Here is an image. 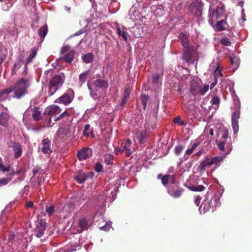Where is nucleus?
Segmentation results:
<instances>
[{
    "mask_svg": "<svg viewBox=\"0 0 252 252\" xmlns=\"http://www.w3.org/2000/svg\"><path fill=\"white\" fill-rule=\"evenodd\" d=\"M89 70H87L83 72L79 75L78 80L79 83H80L81 85H82L85 83L86 78L89 74Z\"/></svg>",
    "mask_w": 252,
    "mask_h": 252,
    "instance_id": "obj_29",
    "label": "nucleus"
},
{
    "mask_svg": "<svg viewBox=\"0 0 252 252\" xmlns=\"http://www.w3.org/2000/svg\"><path fill=\"white\" fill-rule=\"evenodd\" d=\"M159 78V75L158 74H156L153 75L152 76V81L154 83H156L158 82Z\"/></svg>",
    "mask_w": 252,
    "mask_h": 252,
    "instance_id": "obj_53",
    "label": "nucleus"
},
{
    "mask_svg": "<svg viewBox=\"0 0 252 252\" xmlns=\"http://www.w3.org/2000/svg\"><path fill=\"white\" fill-rule=\"evenodd\" d=\"M116 30L119 36L122 37L126 41L128 37V33L126 31L124 27H120L118 24L116 25Z\"/></svg>",
    "mask_w": 252,
    "mask_h": 252,
    "instance_id": "obj_17",
    "label": "nucleus"
},
{
    "mask_svg": "<svg viewBox=\"0 0 252 252\" xmlns=\"http://www.w3.org/2000/svg\"><path fill=\"white\" fill-rule=\"evenodd\" d=\"M32 115L33 119L36 121L39 120L41 118V112L38 109L37 107L34 108Z\"/></svg>",
    "mask_w": 252,
    "mask_h": 252,
    "instance_id": "obj_33",
    "label": "nucleus"
},
{
    "mask_svg": "<svg viewBox=\"0 0 252 252\" xmlns=\"http://www.w3.org/2000/svg\"><path fill=\"white\" fill-rule=\"evenodd\" d=\"M216 143L217 144L219 149L220 151H223L224 150V149H225V147H224L225 142H224V141H220L217 139L216 140Z\"/></svg>",
    "mask_w": 252,
    "mask_h": 252,
    "instance_id": "obj_40",
    "label": "nucleus"
},
{
    "mask_svg": "<svg viewBox=\"0 0 252 252\" xmlns=\"http://www.w3.org/2000/svg\"><path fill=\"white\" fill-rule=\"evenodd\" d=\"M45 222L43 220H40L37 222L35 229V235L37 237L40 238L43 235L44 231L45 230Z\"/></svg>",
    "mask_w": 252,
    "mask_h": 252,
    "instance_id": "obj_14",
    "label": "nucleus"
},
{
    "mask_svg": "<svg viewBox=\"0 0 252 252\" xmlns=\"http://www.w3.org/2000/svg\"><path fill=\"white\" fill-rule=\"evenodd\" d=\"M179 38L181 41V44L185 48L189 47V40L187 34L181 32L179 34Z\"/></svg>",
    "mask_w": 252,
    "mask_h": 252,
    "instance_id": "obj_19",
    "label": "nucleus"
},
{
    "mask_svg": "<svg viewBox=\"0 0 252 252\" xmlns=\"http://www.w3.org/2000/svg\"><path fill=\"white\" fill-rule=\"evenodd\" d=\"M92 155V150L89 148H84L78 152L77 156L80 160H85Z\"/></svg>",
    "mask_w": 252,
    "mask_h": 252,
    "instance_id": "obj_10",
    "label": "nucleus"
},
{
    "mask_svg": "<svg viewBox=\"0 0 252 252\" xmlns=\"http://www.w3.org/2000/svg\"><path fill=\"white\" fill-rule=\"evenodd\" d=\"M132 142L129 139L123 140L121 143V147L123 151H126V156H129L132 153Z\"/></svg>",
    "mask_w": 252,
    "mask_h": 252,
    "instance_id": "obj_11",
    "label": "nucleus"
},
{
    "mask_svg": "<svg viewBox=\"0 0 252 252\" xmlns=\"http://www.w3.org/2000/svg\"><path fill=\"white\" fill-rule=\"evenodd\" d=\"M64 81V77L62 75H56L50 81L49 94L53 95L63 85Z\"/></svg>",
    "mask_w": 252,
    "mask_h": 252,
    "instance_id": "obj_2",
    "label": "nucleus"
},
{
    "mask_svg": "<svg viewBox=\"0 0 252 252\" xmlns=\"http://www.w3.org/2000/svg\"><path fill=\"white\" fill-rule=\"evenodd\" d=\"M215 79H217L218 80V79H220L221 80H222V78L223 77V75L221 71V69L220 68L219 66H218L215 70L214 71L213 73Z\"/></svg>",
    "mask_w": 252,
    "mask_h": 252,
    "instance_id": "obj_30",
    "label": "nucleus"
},
{
    "mask_svg": "<svg viewBox=\"0 0 252 252\" xmlns=\"http://www.w3.org/2000/svg\"><path fill=\"white\" fill-rule=\"evenodd\" d=\"M48 32L47 25H45L43 27H41L38 31V34L39 37L41 38L42 41L44 39V37L46 35Z\"/></svg>",
    "mask_w": 252,
    "mask_h": 252,
    "instance_id": "obj_27",
    "label": "nucleus"
},
{
    "mask_svg": "<svg viewBox=\"0 0 252 252\" xmlns=\"http://www.w3.org/2000/svg\"><path fill=\"white\" fill-rule=\"evenodd\" d=\"M71 247L72 248L70 250H68L67 248H65V250H60L61 252H72L76 250V249L80 247V243L79 240L75 241V242H72L70 244Z\"/></svg>",
    "mask_w": 252,
    "mask_h": 252,
    "instance_id": "obj_26",
    "label": "nucleus"
},
{
    "mask_svg": "<svg viewBox=\"0 0 252 252\" xmlns=\"http://www.w3.org/2000/svg\"><path fill=\"white\" fill-rule=\"evenodd\" d=\"M205 189L203 185H198L196 186H192L190 187V189L194 191H201Z\"/></svg>",
    "mask_w": 252,
    "mask_h": 252,
    "instance_id": "obj_39",
    "label": "nucleus"
},
{
    "mask_svg": "<svg viewBox=\"0 0 252 252\" xmlns=\"http://www.w3.org/2000/svg\"><path fill=\"white\" fill-rule=\"evenodd\" d=\"M74 180L79 184H82L86 180V173L79 171L74 177Z\"/></svg>",
    "mask_w": 252,
    "mask_h": 252,
    "instance_id": "obj_21",
    "label": "nucleus"
},
{
    "mask_svg": "<svg viewBox=\"0 0 252 252\" xmlns=\"http://www.w3.org/2000/svg\"><path fill=\"white\" fill-rule=\"evenodd\" d=\"M232 123V126L233 129V132L235 134L237 133L238 132L239 130V125H238V122L235 121V122H231Z\"/></svg>",
    "mask_w": 252,
    "mask_h": 252,
    "instance_id": "obj_44",
    "label": "nucleus"
},
{
    "mask_svg": "<svg viewBox=\"0 0 252 252\" xmlns=\"http://www.w3.org/2000/svg\"><path fill=\"white\" fill-rule=\"evenodd\" d=\"M149 97L148 96L143 95L141 97L142 103L143 106V108L145 109L146 107L147 103Z\"/></svg>",
    "mask_w": 252,
    "mask_h": 252,
    "instance_id": "obj_45",
    "label": "nucleus"
},
{
    "mask_svg": "<svg viewBox=\"0 0 252 252\" xmlns=\"http://www.w3.org/2000/svg\"><path fill=\"white\" fill-rule=\"evenodd\" d=\"M79 225L80 229L77 231L78 233H80L83 230H87L89 226L88 220L85 218H82L79 220Z\"/></svg>",
    "mask_w": 252,
    "mask_h": 252,
    "instance_id": "obj_22",
    "label": "nucleus"
},
{
    "mask_svg": "<svg viewBox=\"0 0 252 252\" xmlns=\"http://www.w3.org/2000/svg\"><path fill=\"white\" fill-rule=\"evenodd\" d=\"M71 131V128L69 126H64L58 129L56 135L60 139H62L65 137H69Z\"/></svg>",
    "mask_w": 252,
    "mask_h": 252,
    "instance_id": "obj_13",
    "label": "nucleus"
},
{
    "mask_svg": "<svg viewBox=\"0 0 252 252\" xmlns=\"http://www.w3.org/2000/svg\"><path fill=\"white\" fill-rule=\"evenodd\" d=\"M186 50L184 53L183 59L186 60V62H189L192 58V54L189 50V47L188 48H186Z\"/></svg>",
    "mask_w": 252,
    "mask_h": 252,
    "instance_id": "obj_32",
    "label": "nucleus"
},
{
    "mask_svg": "<svg viewBox=\"0 0 252 252\" xmlns=\"http://www.w3.org/2000/svg\"><path fill=\"white\" fill-rule=\"evenodd\" d=\"M21 65H22V63L20 62L16 63L14 64V66H13V69L12 70V73L13 74L15 73L16 71H17L21 67Z\"/></svg>",
    "mask_w": 252,
    "mask_h": 252,
    "instance_id": "obj_47",
    "label": "nucleus"
},
{
    "mask_svg": "<svg viewBox=\"0 0 252 252\" xmlns=\"http://www.w3.org/2000/svg\"><path fill=\"white\" fill-rule=\"evenodd\" d=\"M147 136V133L146 132H140L137 134L136 138L139 141V142L142 143L145 137Z\"/></svg>",
    "mask_w": 252,
    "mask_h": 252,
    "instance_id": "obj_35",
    "label": "nucleus"
},
{
    "mask_svg": "<svg viewBox=\"0 0 252 252\" xmlns=\"http://www.w3.org/2000/svg\"><path fill=\"white\" fill-rule=\"evenodd\" d=\"M213 164L212 158H206L203 161L200 162L198 168L200 171H204L206 166H210Z\"/></svg>",
    "mask_w": 252,
    "mask_h": 252,
    "instance_id": "obj_20",
    "label": "nucleus"
},
{
    "mask_svg": "<svg viewBox=\"0 0 252 252\" xmlns=\"http://www.w3.org/2000/svg\"><path fill=\"white\" fill-rule=\"evenodd\" d=\"M68 115V113L65 111H63V112H62L59 116L58 117H55L54 118V121H57L58 120H59L61 117H63L64 116H67Z\"/></svg>",
    "mask_w": 252,
    "mask_h": 252,
    "instance_id": "obj_55",
    "label": "nucleus"
},
{
    "mask_svg": "<svg viewBox=\"0 0 252 252\" xmlns=\"http://www.w3.org/2000/svg\"><path fill=\"white\" fill-rule=\"evenodd\" d=\"M220 43L224 46H229L231 45L230 41L227 37H223L220 40Z\"/></svg>",
    "mask_w": 252,
    "mask_h": 252,
    "instance_id": "obj_41",
    "label": "nucleus"
},
{
    "mask_svg": "<svg viewBox=\"0 0 252 252\" xmlns=\"http://www.w3.org/2000/svg\"><path fill=\"white\" fill-rule=\"evenodd\" d=\"M228 136V129L224 127L222 130V138L224 139H226Z\"/></svg>",
    "mask_w": 252,
    "mask_h": 252,
    "instance_id": "obj_48",
    "label": "nucleus"
},
{
    "mask_svg": "<svg viewBox=\"0 0 252 252\" xmlns=\"http://www.w3.org/2000/svg\"><path fill=\"white\" fill-rule=\"evenodd\" d=\"M201 197L199 196H197L195 197L194 202L197 206H199L200 203Z\"/></svg>",
    "mask_w": 252,
    "mask_h": 252,
    "instance_id": "obj_57",
    "label": "nucleus"
},
{
    "mask_svg": "<svg viewBox=\"0 0 252 252\" xmlns=\"http://www.w3.org/2000/svg\"><path fill=\"white\" fill-rule=\"evenodd\" d=\"M225 12L224 5L220 2L217 7V9L214 10L212 13V18L219 19L224 15Z\"/></svg>",
    "mask_w": 252,
    "mask_h": 252,
    "instance_id": "obj_9",
    "label": "nucleus"
},
{
    "mask_svg": "<svg viewBox=\"0 0 252 252\" xmlns=\"http://www.w3.org/2000/svg\"><path fill=\"white\" fill-rule=\"evenodd\" d=\"M51 145V142L49 139L47 138L44 139L41 142V152L43 154H51L52 153Z\"/></svg>",
    "mask_w": 252,
    "mask_h": 252,
    "instance_id": "obj_12",
    "label": "nucleus"
},
{
    "mask_svg": "<svg viewBox=\"0 0 252 252\" xmlns=\"http://www.w3.org/2000/svg\"><path fill=\"white\" fill-rule=\"evenodd\" d=\"M158 179H161L162 184L166 187L168 190V193L173 195L172 188L173 187V175L167 174L163 176L161 174H159L158 176Z\"/></svg>",
    "mask_w": 252,
    "mask_h": 252,
    "instance_id": "obj_6",
    "label": "nucleus"
},
{
    "mask_svg": "<svg viewBox=\"0 0 252 252\" xmlns=\"http://www.w3.org/2000/svg\"><path fill=\"white\" fill-rule=\"evenodd\" d=\"M216 29L218 31H221L225 30L228 26L225 20H221L218 21L216 25Z\"/></svg>",
    "mask_w": 252,
    "mask_h": 252,
    "instance_id": "obj_24",
    "label": "nucleus"
},
{
    "mask_svg": "<svg viewBox=\"0 0 252 252\" xmlns=\"http://www.w3.org/2000/svg\"><path fill=\"white\" fill-rule=\"evenodd\" d=\"M61 112V108L58 106L55 105L49 106L45 110V113L49 115H56Z\"/></svg>",
    "mask_w": 252,
    "mask_h": 252,
    "instance_id": "obj_16",
    "label": "nucleus"
},
{
    "mask_svg": "<svg viewBox=\"0 0 252 252\" xmlns=\"http://www.w3.org/2000/svg\"><path fill=\"white\" fill-rule=\"evenodd\" d=\"M90 126L89 125L87 124L84 126V129L83 130V135L88 137L89 135V130L90 129Z\"/></svg>",
    "mask_w": 252,
    "mask_h": 252,
    "instance_id": "obj_49",
    "label": "nucleus"
},
{
    "mask_svg": "<svg viewBox=\"0 0 252 252\" xmlns=\"http://www.w3.org/2000/svg\"><path fill=\"white\" fill-rule=\"evenodd\" d=\"M200 144V142L197 141V142H194L192 145L191 146L190 149L193 151Z\"/></svg>",
    "mask_w": 252,
    "mask_h": 252,
    "instance_id": "obj_59",
    "label": "nucleus"
},
{
    "mask_svg": "<svg viewBox=\"0 0 252 252\" xmlns=\"http://www.w3.org/2000/svg\"><path fill=\"white\" fill-rule=\"evenodd\" d=\"M94 85L99 88H106L108 87V83L105 80L97 79L94 83Z\"/></svg>",
    "mask_w": 252,
    "mask_h": 252,
    "instance_id": "obj_28",
    "label": "nucleus"
},
{
    "mask_svg": "<svg viewBox=\"0 0 252 252\" xmlns=\"http://www.w3.org/2000/svg\"><path fill=\"white\" fill-rule=\"evenodd\" d=\"M127 99H128L127 98L124 96V98H123L122 103H121V105L123 106V105H125L126 103Z\"/></svg>",
    "mask_w": 252,
    "mask_h": 252,
    "instance_id": "obj_63",
    "label": "nucleus"
},
{
    "mask_svg": "<svg viewBox=\"0 0 252 252\" xmlns=\"http://www.w3.org/2000/svg\"><path fill=\"white\" fill-rule=\"evenodd\" d=\"M240 118V112L239 111H234L232 113V117H231V122H238V119Z\"/></svg>",
    "mask_w": 252,
    "mask_h": 252,
    "instance_id": "obj_38",
    "label": "nucleus"
},
{
    "mask_svg": "<svg viewBox=\"0 0 252 252\" xmlns=\"http://www.w3.org/2000/svg\"><path fill=\"white\" fill-rule=\"evenodd\" d=\"M83 61L87 63L92 62L94 59V55L92 53H87L82 57Z\"/></svg>",
    "mask_w": 252,
    "mask_h": 252,
    "instance_id": "obj_31",
    "label": "nucleus"
},
{
    "mask_svg": "<svg viewBox=\"0 0 252 252\" xmlns=\"http://www.w3.org/2000/svg\"><path fill=\"white\" fill-rule=\"evenodd\" d=\"M184 147L182 146H176L175 149L176 154L179 155L183 150Z\"/></svg>",
    "mask_w": 252,
    "mask_h": 252,
    "instance_id": "obj_54",
    "label": "nucleus"
},
{
    "mask_svg": "<svg viewBox=\"0 0 252 252\" xmlns=\"http://www.w3.org/2000/svg\"><path fill=\"white\" fill-rule=\"evenodd\" d=\"M111 228V222H107L105 225L101 227L100 228L101 229H103L105 231H109L110 229Z\"/></svg>",
    "mask_w": 252,
    "mask_h": 252,
    "instance_id": "obj_46",
    "label": "nucleus"
},
{
    "mask_svg": "<svg viewBox=\"0 0 252 252\" xmlns=\"http://www.w3.org/2000/svg\"><path fill=\"white\" fill-rule=\"evenodd\" d=\"M94 176V173L93 172H88L87 173H86V180L88 178L92 179L93 178Z\"/></svg>",
    "mask_w": 252,
    "mask_h": 252,
    "instance_id": "obj_56",
    "label": "nucleus"
},
{
    "mask_svg": "<svg viewBox=\"0 0 252 252\" xmlns=\"http://www.w3.org/2000/svg\"><path fill=\"white\" fill-rule=\"evenodd\" d=\"M55 211V207L53 205L48 204L46 206V212L49 215L51 216Z\"/></svg>",
    "mask_w": 252,
    "mask_h": 252,
    "instance_id": "obj_36",
    "label": "nucleus"
},
{
    "mask_svg": "<svg viewBox=\"0 0 252 252\" xmlns=\"http://www.w3.org/2000/svg\"><path fill=\"white\" fill-rule=\"evenodd\" d=\"M12 92H13V89L11 88V87L0 91V101L7 98L8 94Z\"/></svg>",
    "mask_w": 252,
    "mask_h": 252,
    "instance_id": "obj_23",
    "label": "nucleus"
},
{
    "mask_svg": "<svg viewBox=\"0 0 252 252\" xmlns=\"http://www.w3.org/2000/svg\"><path fill=\"white\" fill-rule=\"evenodd\" d=\"M200 85L198 82L193 81L190 85V92L194 96L200 94Z\"/></svg>",
    "mask_w": 252,
    "mask_h": 252,
    "instance_id": "obj_18",
    "label": "nucleus"
},
{
    "mask_svg": "<svg viewBox=\"0 0 252 252\" xmlns=\"http://www.w3.org/2000/svg\"><path fill=\"white\" fill-rule=\"evenodd\" d=\"M203 3L200 0H197L192 2L189 5V9L195 17H199L202 14Z\"/></svg>",
    "mask_w": 252,
    "mask_h": 252,
    "instance_id": "obj_5",
    "label": "nucleus"
},
{
    "mask_svg": "<svg viewBox=\"0 0 252 252\" xmlns=\"http://www.w3.org/2000/svg\"><path fill=\"white\" fill-rule=\"evenodd\" d=\"M12 148L13 150L15 152V158H19L22 154V149L20 144L17 143H13L12 145Z\"/></svg>",
    "mask_w": 252,
    "mask_h": 252,
    "instance_id": "obj_25",
    "label": "nucleus"
},
{
    "mask_svg": "<svg viewBox=\"0 0 252 252\" xmlns=\"http://www.w3.org/2000/svg\"><path fill=\"white\" fill-rule=\"evenodd\" d=\"M36 55V52L34 51H33L31 54L29 56L27 60V63H30L35 56Z\"/></svg>",
    "mask_w": 252,
    "mask_h": 252,
    "instance_id": "obj_51",
    "label": "nucleus"
},
{
    "mask_svg": "<svg viewBox=\"0 0 252 252\" xmlns=\"http://www.w3.org/2000/svg\"><path fill=\"white\" fill-rule=\"evenodd\" d=\"M130 90L128 89H126L125 91L124 96L128 98L130 94Z\"/></svg>",
    "mask_w": 252,
    "mask_h": 252,
    "instance_id": "obj_60",
    "label": "nucleus"
},
{
    "mask_svg": "<svg viewBox=\"0 0 252 252\" xmlns=\"http://www.w3.org/2000/svg\"><path fill=\"white\" fill-rule=\"evenodd\" d=\"M0 170L2 172H9V175L12 176L14 174H18L19 173V171H15L13 169H11L10 166L5 167L2 163L1 159H0ZM12 180V177L7 178H3L0 179V187L5 186L11 181Z\"/></svg>",
    "mask_w": 252,
    "mask_h": 252,
    "instance_id": "obj_3",
    "label": "nucleus"
},
{
    "mask_svg": "<svg viewBox=\"0 0 252 252\" xmlns=\"http://www.w3.org/2000/svg\"><path fill=\"white\" fill-rule=\"evenodd\" d=\"M200 144V142L197 141V142H194L192 145L191 146L190 149L193 151Z\"/></svg>",
    "mask_w": 252,
    "mask_h": 252,
    "instance_id": "obj_58",
    "label": "nucleus"
},
{
    "mask_svg": "<svg viewBox=\"0 0 252 252\" xmlns=\"http://www.w3.org/2000/svg\"><path fill=\"white\" fill-rule=\"evenodd\" d=\"M33 206V203L31 201H29L26 203V207L27 208H31Z\"/></svg>",
    "mask_w": 252,
    "mask_h": 252,
    "instance_id": "obj_62",
    "label": "nucleus"
},
{
    "mask_svg": "<svg viewBox=\"0 0 252 252\" xmlns=\"http://www.w3.org/2000/svg\"><path fill=\"white\" fill-rule=\"evenodd\" d=\"M4 107L0 105V125L5 126L9 119L10 116L3 111Z\"/></svg>",
    "mask_w": 252,
    "mask_h": 252,
    "instance_id": "obj_15",
    "label": "nucleus"
},
{
    "mask_svg": "<svg viewBox=\"0 0 252 252\" xmlns=\"http://www.w3.org/2000/svg\"><path fill=\"white\" fill-rule=\"evenodd\" d=\"M220 102V97L217 95H215L211 100V102L213 105H216L217 108L219 107V105Z\"/></svg>",
    "mask_w": 252,
    "mask_h": 252,
    "instance_id": "obj_34",
    "label": "nucleus"
},
{
    "mask_svg": "<svg viewBox=\"0 0 252 252\" xmlns=\"http://www.w3.org/2000/svg\"><path fill=\"white\" fill-rule=\"evenodd\" d=\"M32 80V76L28 73L27 66L25 69L23 77L17 82L14 87H11L14 92L13 97L20 98L28 93V89L31 86Z\"/></svg>",
    "mask_w": 252,
    "mask_h": 252,
    "instance_id": "obj_1",
    "label": "nucleus"
},
{
    "mask_svg": "<svg viewBox=\"0 0 252 252\" xmlns=\"http://www.w3.org/2000/svg\"><path fill=\"white\" fill-rule=\"evenodd\" d=\"M62 53L64 54V60L67 63H71L74 56L75 51L70 50V47L67 45H64L62 49Z\"/></svg>",
    "mask_w": 252,
    "mask_h": 252,
    "instance_id": "obj_8",
    "label": "nucleus"
},
{
    "mask_svg": "<svg viewBox=\"0 0 252 252\" xmlns=\"http://www.w3.org/2000/svg\"><path fill=\"white\" fill-rule=\"evenodd\" d=\"M193 151L190 148H189V149H188L186 151V153L187 154L189 155L193 153Z\"/></svg>",
    "mask_w": 252,
    "mask_h": 252,
    "instance_id": "obj_64",
    "label": "nucleus"
},
{
    "mask_svg": "<svg viewBox=\"0 0 252 252\" xmlns=\"http://www.w3.org/2000/svg\"><path fill=\"white\" fill-rule=\"evenodd\" d=\"M219 202V198L217 196L214 197L211 199L206 198L204 200L200 208H203L205 212L211 210L213 211L218 205Z\"/></svg>",
    "mask_w": 252,
    "mask_h": 252,
    "instance_id": "obj_4",
    "label": "nucleus"
},
{
    "mask_svg": "<svg viewBox=\"0 0 252 252\" xmlns=\"http://www.w3.org/2000/svg\"><path fill=\"white\" fill-rule=\"evenodd\" d=\"M183 189H178L174 191V197L179 198L182 195Z\"/></svg>",
    "mask_w": 252,
    "mask_h": 252,
    "instance_id": "obj_50",
    "label": "nucleus"
},
{
    "mask_svg": "<svg viewBox=\"0 0 252 252\" xmlns=\"http://www.w3.org/2000/svg\"><path fill=\"white\" fill-rule=\"evenodd\" d=\"M103 170V166L101 164L97 163L96 164L95 167V170L97 172H100Z\"/></svg>",
    "mask_w": 252,
    "mask_h": 252,
    "instance_id": "obj_52",
    "label": "nucleus"
},
{
    "mask_svg": "<svg viewBox=\"0 0 252 252\" xmlns=\"http://www.w3.org/2000/svg\"><path fill=\"white\" fill-rule=\"evenodd\" d=\"M212 161H213V164H218L220 162L222 161L223 158L222 157L220 156V157H214V158H212Z\"/></svg>",
    "mask_w": 252,
    "mask_h": 252,
    "instance_id": "obj_43",
    "label": "nucleus"
},
{
    "mask_svg": "<svg viewBox=\"0 0 252 252\" xmlns=\"http://www.w3.org/2000/svg\"><path fill=\"white\" fill-rule=\"evenodd\" d=\"M209 86L208 85H205L203 88H200V95H203L209 90Z\"/></svg>",
    "mask_w": 252,
    "mask_h": 252,
    "instance_id": "obj_42",
    "label": "nucleus"
},
{
    "mask_svg": "<svg viewBox=\"0 0 252 252\" xmlns=\"http://www.w3.org/2000/svg\"><path fill=\"white\" fill-rule=\"evenodd\" d=\"M174 123L178 124L180 126H185L186 123L184 121L182 120L181 117L179 115L177 116L174 118Z\"/></svg>",
    "mask_w": 252,
    "mask_h": 252,
    "instance_id": "obj_37",
    "label": "nucleus"
},
{
    "mask_svg": "<svg viewBox=\"0 0 252 252\" xmlns=\"http://www.w3.org/2000/svg\"><path fill=\"white\" fill-rule=\"evenodd\" d=\"M73 98L74 92L72 89H69L63 95L56 100V102L67 104L72 101Z\"/></svg>",
    "mask_w": 252,
    "mask_h": 252,
    "instance_id": "obj_7",
    "label": "nucleus"
},
{
    "mask_svg": "<svg viewBox=\"0 0 252 252\" xmlns=\"http://www.w3.org/2000/svg\"><path fill=\"white\" fill-rule=\"evenodd\" d=\"M218 80L217 79H215V81L213 83H212L210 85V89H212L215 85L217 84Z\"/></svg>",
    "mask_w": 252,
    "mask_h": 252,
    "instance_id": "obj_61",
    "label": "nucleus"
}]
</instances>
